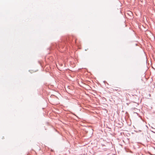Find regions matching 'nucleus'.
<instances>
[{
  "mask_svg": "<svg viewBox=\"0 0 155 155\" xmlns=\"http://www.w3.org/2000/svg\"><path fill=\"white\" fill-rule=\"evenodd\" d=\"M116 91H117V88H116V89H115Z\"/></svg>",
  "mask_w": 155,
  "mask_h": 155,
  "instance_id": "obj_1",
  "label": "nucleus"
},
{
  "mask_svg": "<svg viewBox=\"0 0 155 155\" xmlns=\"http://www.w3.org/2000/svg\"><path fill=\"white\" fill-rule=\"evenodd\" d=\"M116 91H117V88H116V89H115Z\"/></svg>",
  "mask_w": 155,
  "mask_h": 155,
  "instance_id": "obj_2",
  "label": "nucleus"
}]
</instances>
